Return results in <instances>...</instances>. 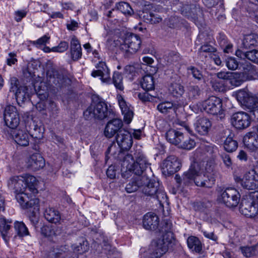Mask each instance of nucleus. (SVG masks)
<instances>
[{
  "instance_id": "f257e3e1",
  "label": "nucleus",
  "mask_w": 258,
  "mask_h": 258,
  "mask_svg": "<svg viewBox=\"0 0 258 258\" xmlns=\"http://www.w3.org/2000/svg\"><path fill=\"white\" fill-rule=\"evenodd\" d=\"M149 165L146 157L143 154H140L135 161L131 154H127L123 157L121 163V176L124 178H128L131 176L132 173L141 175L149 167Z\"/></svg>"
},
{
  "instance_id": "f03ea898",
  "label": "nucleus",
  "mask_w": 258,
  "mask_h": 258,
  "mask_svg": "<svg viewBox=\"0 0 258 258\" xmlns=\"http://www.w3.org/2000/svg\"><path fill=\"white\" fill-rule=\"evenodd\" d=\"M164 233H160L161 237L152 241L150 246L151 258H159L168 250L169 246L175 241L172 231L171 222L166 223Z\"/></svg>"
},
{
  "instance_id": "7ed1b4c3",
  "label": "nucleus",
  "mask_w": 258,
  "mask_h": 258,
  "mask_svg": "<svg viewBox=\"0 0 258 258\" xmlns=\"http://www.w3.org/2000/svg\"><path fill=\"white\" fill-rule=\"evenodd\" d=\"M142 187V192L146 196L156 199L161 207L165 204L168 205V198L163 187L158 181L151 180L148 178V181L144 183Z\"/></svg>"
},
{
  "instance_id": "20e7f679",
  "label": "nucleus",
  "mask_w": 258,
  "mask_h": 258,
  "mask_svg": "<svg viewBox=\"0 0 258 258\" xmlns=\"http://www.w3.org/2000/svg\"><path fill=\"white\" fill-rule=\"evenodd\" d=\"M110 113L107 103L102 99H98L84 111V116L86 120H103L107 117Z\"/></svg>"
},
{
  "instance_id": "39448f33",
  "label": "nucleus",
  "mask_w": 258,
  "mask_h": 258,
  "mask_svg": "<svg viewBox=\"0 0 258 258\" xmlns=\"http://www.w3.org/2000/svg\"><path fill=\"white\" fill-rule=\"evenodd\" d=\"M201 109H203L207 113L214 115H219L220 118L224 116L222 108V100L216 96H212L201 104Z\"/></svg>"
},
{
  "instance_id": "423d86ee",
  "label": "nucleus",
  "mask_w": 258,
  "mask_h": 258,
  "mask_svg": "<svg viewBox=\"0 0 258 258\" xmlns=\"http://www.w3.org/2000/svg\"><path fill=\"white\" fill-rule=\"evenodd\" d=\"M170 222L169 221H164L159 226V218L157 215L153 212H148L146 213L143 219V225L145 229L150 231H155L159 233H164V231L166 229V223Z\"/></svg>"
},
{
  "instance_id": "0eeeda50",
  "label": "nucleus",
  "mask_w": 258,
  "mask_h": 258,
  "mask_svg": "<svg viewBox=\"0 0 258 258\" xmlns=\"http://www.w3.org/2000/svg\"><path fill=\"white\" fill-rule=\"evenodd\" d=\"M240 195L234 188L228 187L221 191L219 200L229 208L236 207L239 203Z\"/></svg>"
},
{
  "instance_id": "6e6552de",
  "label": "nucleus",
  "mask_w": 258,
  "mask_h": 258,
  "mask_svg": "<svg viewBox=\"0 0 258 258\" xmlns=\"http://www.w3.org/2000/svg\"><path fill=\"white\" fill-rule=\"evenodd\" d=\"M116 143L120 149L118 155V158L121 159L123 158V153L122 151H128L133 145V138L129 132L125 130H122L115 137Z\"/></svg>"
},
{
  "instance_id": "1a4fd4ad",
  "label": "nucleus",
  "mask_w": 258,
  "mask_h": 258,
  "mask_svg": "<svg viewBox=\"0 0 258 258\" xmlns=\"http://www.w3.org/2000/svg\"><path fill=\"white\" fill-rule=\"evenodd\" d=\"M141 39L139 36L135 34H127L121 48L132 54L137 52L141 47Z\"/></svg>"
},
{
  "instance_id": "9d476101",
  "label": "nucleus",
  "mask_w": 258,
  "mask_h": 258,
  "mask_svg": "<svg viewBox=\"0 0 258 258\" xmlns=\"http://www.w3.org/2000/svg\"><path fill=\"white\" fill-rule=\"evenodd\" d=\"M239 209L242 214L248 217H253L258 214V205L250 197L242 199Z\"/></svg>"
},
{
  "instance_id": "9b49d317",
  "label": "nucleus",
  "mask_w": 258,
  "mask_h": 258,
  "mask_svg": "<svg viewBox=\"0 0 258 258\" xmlns=\"http://www.w3.org/2000/svg\"><path fill=\"white\" fill-rule=\"evenodd\" d=\"M4 119L6 124L10 130H15L19 124V116L16 107L8 105L6 107L4 113Z\"/></svg>"
},
{
  "instance_id": "f8f14e48",
  "label": "nucleus",
  "mask_w": 258,
  "mask_h": 258,
  "mask_svg": "<svg viewBox=\"0 0 258 258\" xmlns=\"http://www.w3.org/2000/svg\"><path fill=\"white\" fill-rule=\"evenodd\" d=\"M251 120L250 115L243 111L233 114L231 118V124L238 130H243L248 127L250 124Z\"/></svg>"
},
{
  "instance_id": "ddd939ff",
  "label": "nucleus",
  "mask_w": 258,
  "mask_h": 258,
  "mask_svg": "<svg viewBox=\"0 0 258 258\" xmlns=\"http://www.w3.org/2000/svg\"><path fill=\"white\" fill-rule=\"evenodd\" d=\"M241 186L248 190L258 191V174L254 169L247 172L243 176Z\"/></svg>"
},
{
  "instance_id": "4468645a",
  "label": "nucleus",
  "mask_w": 258,
  "mask_h": 258,
  "mask_svg": "<svg viewBox=\"0 0 258 258\" xmlns=\"http://www.w3.org/2000/svg\"><path fill=\"white\" fill-rule=\"evenodd\" d=\"M237 97L241 104L249 111L258 106L257 98L250 92L241 91L238 93Z\"/></svg>"
},
{
  "instance_id": "2eb2a0df",
  "label": "nucleus",
  "mask_w": 258,
  "mask_h": 258,
  "mask_svg": "<svg viewBox=\"0 0 258 258\" xmlns=\"http://www.w3.org/2000/svg\"><path fill=\"white\" fill-rule=\"evenodd\" d=\"M122 126V121L120 119L114 118L110 120L107 122L104 128V136L108 138H112L122 130L121 129Z\"/></svg>"
},
{
  "instance_id": "dca6fc26",
  "label": "nucleus",
  "mask_w": 258,
  "mask_h": 258,
  "mask_svg": "<svg viewBox=\"0 0 258 258\" xmlns=\"http://www.w3.org/2000/svg\"><path fill=\"white\" fill-rule=\"evenodd\" d=\"M96 70H94L91 73L93 77H100L102 83L109 84L111 82L110 72L105 62L100 61L96 66Z\"/></svg>"
},
{
  "instance_id": "f3484780",
  "label": "nucleus",
  "mask_w": 258,
  "mask_h": 258,
  "mask_svg": "<svg viewBox=\"0 0 258 258\" xmlns=\"http://www.w3.org/2000/svg\"><path fill=\"white\" fill-rule=\"evenodd\" d=\"M200 152L197 151L191 157V164L188 171L185 173V177L187 179H192L195 176L200 174L201 169V159L199 158Z\"/></svg>"
},
{
  "instance_id": "a211bd4d",
  "label": "nucleus",
  "mask_w": 258,
  "mask_h": 258,
  "mask_svg": "<svg viewBox=\"0 0 258 258\" xmlns=\"http://www.w3.org/2000/svg\"><path fill=\"white\" fill-rule=\"evenodd\" d=\"M15 142L21 146L26 147L29 145L30 137L29 134L25 130H13L8 131Z\"/></svg>"
},
{
  "instance_id": "6ab92c4d",
  "label": "nucleus",
  "mask_w": 258,
  "mask_h": 258,
  "mask_svg": "<svg viewBox=\"0 0 258 258\" xmlns=\"http://www.w3.org/2000/svg\"><path fill=\"white\" fill-rule=\"evenodd\" d=\"M25 179L23 175L14 176L11 177L8 181V186L16 194L25 191Z\"/></svg>"
},
{
  "instance_id": "aec40b11",
  "label": "nucleus",
  "mask_w": 258,
  "mask_h": 258,
  "mask_svg": "<svg viewBox=\"0 0 258 258\" xmlns=\"http://www.w3.org/2000/svg\"><path fill=\"white\" fill-rule=\"evenodd\" d=\"M243 76L245 80L252 81L258 80V69L257 67L248 62H245L241 65Z\"/></svg>"
},
{
  "instance_id": "412c9836",
  "label": "nucleus",
  "mask_w": 258,
  "mask_h": 258,
  "mask_svg": "<svg viewBox=\"0 0 258 258\" xmlns=\"http://www.w3.org/2000/svg\"><path fill=\"white\" fill-rule=\"evenodd\" d=\"M181 13L183 16L193 20H198L203 15L202 10L194 5L183 6L181 8Z\"/></svg>"
},
{
  "instance_id": "4be33fe9",
  "label": "nucleus",
  "mask_w": 258,
  "mask_h": 258,
  "mask_svg": "<svg viewBox=\"0 0 258 258\" xmlns=\"http://www.w3.org/2000/svg\"><path fill=\"white\" fill-rule=\"evenodd\" d=\"M12 220L4 217L0 218V233L6 243H8L10 237L13 235L11 228Z\"/></svg>"
},
{
  "instance_id": "5701e85b",
  "label": "nucleus",
  "mask_w": 258,
  "mask_h": 258,
  "mask_svg": "<svg viewBox=\"0 0 258 258\" xmlns=\"http://www.w3.org/2000/svg\"><path fill=\"white\" fill-rule=\"evenodd\" d=\"M148 181L147 177L143 175H138L133 177L128 183L125 186V190L127 193L134 192L138 190L140 187L143 185V182L145 183Z\"/></svg>"
},
{
  "instance_id": "b1692460",
  "label": "nucleus",
  "mask_w": 258,
  "mask_h": 258,
  "mask_svg": "<svg viewBox=\"0 0 258 258\" xmlns=\"http://www.w3.org/2000/svg\"><path fill=\"white\" fill-rule=\"evenodd\" d=\"M212 126L211 121L206 118L201 117L199 118L194 123L195 131L201 135H207Z\"/></svg>"
},
{
  "instance_id": "393cba45",
  "label": "nucleus",
  "mask_w": 258,
  "mask_h": 258,
  "mask_svg": "<svg viewBox=\"0 0 258 258\" xmlns=\"http://www.w3.org/2000/svg\"><path fill=\"white\" fill-rule=\"evenodd\" d=\"M117 98L122 113L124 115V120L126 123H130L133 117V111L121 95H117Z\"/></svg>"
},
{
  "instance_id": "a878e982",
  "label": "nucleus",
  "mask_w": 258,
  "mask_h": 258,
  "mask_svg": "<svg viewBox=\"0 0 258 258\" xmlns=\"http://www.w3.org/2000/svg\"><path fill=\"white\" fill-rule=\"evenodd\" d=\"M45 165V161L43 157L38 153L32 155L28 159L27 167L33 170H38L42 168Z\"/></svg>"
},
{
  "instance_id": "bb28decb",
  "label": "nucleus",
  "mask_w": 258,
  "mask_h": 258,
  "mask_svg": "<svg viewBox=\"0 0 258 258\" xmlns=\"http://www.w3.org/2000/svg\"><path fill=\"white\" fill-rule=\"evenodd\" d=\"M47 79L50 84L58 87L62 86L64 82V78L61 73L53 69L47 71Z\"/></svg>"
},
{
  "instance_id": "cd10ccee",
  "label": "nucleus",
  "mask_w": 258,
  "mask_h": 258,
  "mask_svg": "<svg viewBox=\"0 0 258 258\" xmlns=\"http://www.w3.org/2000/svg\"><path fill=\"white\" fill-rule=\"evenodd\" d=\"M71 55L72 59L76 61L80 59L82 55L81 44L76 36H73L71 40Z\"/></svg>"
},
{
  "instance_id": "c85d7f7f",
  "label": "nucleus",
  "mask_w": 258,
  "mask_h": 258,
  "mask_svg": "<svg viewBox=\"0 0 258 258\" xmlns=\"http://www.w3.org/2000/svg\"><path fill=\"white\" fill-rule=\"evenodd\" d=\"M44 216L49 222L55 224H61L62 220L60 212L52 207H48L45 209Z\"/></svg>"
},
{
  "instance_id": "c756f323",
  "label": "nucleus",
  "mask_w": 258,
  "mask_h": 258,
  "mask_svg": "<svg viewBox=\"0 0 258 258\" xmlns=\"http://www.w3.org/2000/svg\"><path fill=\"white\" fill-rule=\"evenodd\" d=\"M24 184L26 187H27L28 190L33 195L38 193V185L39 183L38 180L36 178L29 174H25L23 175Z\"/></svg>"
},
{
  "instance_id": "7c9ffc66",
  "label": "nucleus",
  "mask_w": 258,
  "mask_h": 258,
  "mask_svg": "<svg viewBox=\"0 0 258 258\" xmlns=\"http://www.w3.org/2000/svg\"><path fill=\"white\" fill-rule=\"evenodd\" d=\"M188 247L194 252L201 254L203 251V245L199 238L191 236L187 239Z\"/></svg>"
},
{
  "instance_id": "2f4dec72",
  "label": "nucleus",
  "mask_w": 258,
  "mask_h": 258,
  "mask_svg": "<svg viewBox=\"0 0 258 258\" xmlns=\"http://www.w3.org/2000/svg\"><path fill=\"white\" fill-rule=\"evenodd\" d=\"M244 146L251 151H255L258 149V136L252 133L246 134L243 138Z\"/></svg>"
},
{
  "instance_id": "473e14b6",
  "label": "nucleus",
  "mask_w": 258,
  "mask_h": 258,
  "mask_svg": "<svg viewBox=\"0 0 258 258\" xmlns=\"http://www.w3.org/2000/svg\"><path fill=\"white\" fill-rule=\"evenodd\" d=\"M192 179L198 186L210 188L214 184V180L209 179L208 176L202 173L195 176Z\"/></svg>"
},
{
  "instance_id": "72a5a7b5",
  "label": "nucleus",
  "mask_w": 258,
  "mask_h": 258,
  "mask_svg": "<svg viewBox=\"0 0 258 258\" xmlns=\"http://www.w3.org/2000/svg\"><path fill=\"white\" fill-rule=\"evenodd\" d=\"M44 128L41 125H38L33 122L30 125L29 134L34 139L39 141L43 137Z\"/></svg>"
},
{
  "instance_id": "f704fd0d",
  "label": "nucleus",
  "mask_w": 258,
  "mask_h": 258,
  "mask_svg": "<svg viewBox=\"0 0 258 258\" xmlns=\"http://www.w3.org/2000/svg\"><path fill=\"white\" fill-rule=\"evenodd\" d=\"M173 162L168 158L167 160H164L162 165V173L165 175H170L176 172L177 166H174Z\"/></svg>"
},
{
  "instance_id": "c9c22d12",
  "label": "nucleus",
  "mask_w": 258,
  "mask_h": 258,
  "mask_svg": "<svg viewBox=\"0 0 258 258\" xmlns=\"http://www.w3.org/2000/svg\"><path fill=\"white\" fill-rule=\"evenodd\" d=\"M183 133L178 131V148L186 150H190L195 146V142L194 140L189 138H186V139L181 140L179 137H181Z\"/></svg>"
},
{
  "instance_id": "e433bc0d",
  "label": "nucleus",
  "mask_w": 258,
  "mask_h": 258,
  "mask_svg": "<svg viewBox=\"0 0 258 258\" xmlns=\"http://www.w3.org/2000/svg\"><path fill=\"white\" fill-rule=\"evenodd\" d=\"M142 88L145 91L152 90L154 88V78L151 75H147L143 78L141 82Z\"/></svg>"
},
{
  "instance_id": "4c0bfd02",
  "label": "nucleus",
  "mask_w": 258,
  "mask_h": 258,
  "mask_svg": "<svg viewBox=\"0 0 258 258\" xmlns=\"http://www.w3.org/2000/svg\"><path fill=\"white\" fill-rule=\"evenodd\" d=\"M258 44V37L254 34L246 36L243 39L242 45L245 48L256 46Z\"/></svg>"
},
{
  "instance_id": "58836bf2",
  "label": "nucleus",
  "mask_w": 258,
  "mask_h": 258,
  "mask_svg": "<svg viewBox=\"0 0 258 258\" xmlns=\"http://www.w3.org/2000/svg\"><path fill=\"white\" fill-rule=\"evenodd\" d=\"M30 197L26 190L16 195V199L23 209H28L27 204L29 202Z\"/></svg>"
},
{
  "instance_id": "ea45409f",
  "label": "nucleus",
  "mask_w": 258,
  "mask_h": 258,
  "mask_svg": "<svg viewBox=\"0 0 258 258\" xmlns=\"http://www.w3.org/2000/svg\"><path fill=\"white\" fill-rule=\"evenodd\" d=\"M14 228L19 236H24L29 234L28 228L22 222L16 221L14 223Z\"/></svg>"
},
{
  "instance_id": "a19ab883",
  "label": "nucleus",
  "mask_w": 258,
  "mask_h": 258,
  "mask_svg": "<svg viewBox=\"0 0 258 258\" xmlns=\"http://www.w3.org/2000/svg\"><path fill=\"white\" fill-rule=\"evenodd\" d=\"M224 147L227 152H233L237 149L238 143L236 141L234 140L231 137H228L225 140Z\"/></svg>"
},
{
  "instance_id": "79ce46f5",
  "label": "nucleus",
  "mask_w": 258,
  "mask_h": 258,
  "mask_svg": "<svg viewBox=\"0 0 258 258\" xmlns=\"http://www.w3.org/2000/svg\"><path fill=\"white\" fill-rule=\"evenodd\" d=\"M242 254L246 257H250L258 254V244L251 246L241 247Z\"/></svg>"
},
{
  "instance_id": "37998d69",
  "label": "nucleus",
  "mask_w": 258,
  "mask_h": 258,
  "mask_svg": "<svg viewBox=\"0 0 258 258\" xmlns=\"http://www.w3.org/2000/svg\"><path fill=\"white\" fill-rule=\"evenodd\" d=\"M117 9L125 15L131 16L134 13V11L130 5L125 2H121L117 5Z\"/></svg>"
},
{
  "instance_id": "c03bdc74",
  "label": "nucleus",
  "mask_w": 258,
  "mask_h": 258,
  "mask_svg": "<svg viewBox=\"0 0 258 258\" xmlns=\"http://www.w3.org/2000/svg\"><path fill=\"white\" fill-rule=\"evenodd\" d=\"M173 107V105L172 103L169 102H166L160 103L157 106V109L160 112L163 113L170 112V110H173L175 113V108Z\"/></svg>"
},
{
  "instance_id": "a18cd8bd",
  "label": "nucleus",
  "mask_w": 258,
  "mask_h": 258,
  "mask_svg": "<svg viewBox=\"0 0 258 258\" xmlns=\"http://www.w3.org/2000/svg\"><path fill=\"white\" fill-rule=\"evenodd\" d=\"M27 88L26 86H20L19 89L14 92L18 101H24L26 98Z\"/></svg>"
},
{
  "instance_id": "49530a36",
  "label": "nucleus",
  "mask_w": 258,
  "mask_h": 258,
  "mask_svg": "<svg viewBox=\"0 0 258 258\" xmlns=\"http://www.w3.org/2000/svg\"><path fill=\"white\" fill-rule=\"evenodd\" d=\"M144 18L151 24H155L160 23L162 18L158 14H154L153 13H147L143 16Z\"/></svg>"
},
{
  "instance_id": "de8ad7c7",
  "label": "nucleus",
  "mask_w": 258,
  "mask_h": 258,
  "mask_svg": "<svg viewBox=\"0 0 258 258\" xmlns=\"http://www.w3.org/2000/svg\"><path fill=\"white\" fill-rule=\"evenodd\" d=\"M211 206L209 202H196L193 203V208L195 211L204 212Z\"/></svg>"
},
{
  "instance_id": "09e8293b",
  "label": "nucleus",
  "mask_w": 258,
  "mask_h": 258,
  "mask_svg": "<svg viewBox=\"0 0 258 258\" xmlns=\"http://www.w3.org/2000/svg\"><path fill=\"white\" fill-rule=\"evenodd\" d=\"M113 83L117 89L120 91L123 90L122 84V76L118 73H114L113 76Z\"/></svg>"
},
{
  "instance_id": "8fccbe9b",
  "label": "nucleus",
  "mask_w": 258,
  "mask_h": 258,
  "mask_svg": "<svg viewBox=\"0 0 258 258\" xmlns=\"http://www.w3.org/2000/svg\"><path fill=\"white\" fill-rule=\"evenodd\" d=\"M177 132L175 130H169L166 133V139L171 144L176 145Z\"/></svg>"
},
{
  "instance_id": "3c124183",
  "label": "nucleus",
  "mask_w": 258,
  "mask_h": 258,
  "mask_svg": "<svg viewBox=\"0 0 258 258\" xmlns=\"http://www.w3.org/2000/svg\"><path fill=\"white\" fill-rule=\"evenodd\" d=\"M178 95H180V97H178V106H184L187 104V95L184 93V88L182 86H178Z\"/></svg>"
},
{
  "instance_id": "603ef678",
  "label": "nucleus",
  "mask_w": 258,
  "mask_h": 258,
  "mask_svg": "<svg viewBox=\"0 0 258 258\" xmlns=\"http://www.w3.org/2000/svg\"><path fill=\"white\" fill-rule=\"evenodd\" d=\"M74 252L78 254H82L88 249L87 242L83 241V243H80L79 245L74 244L72 245Z\"/></svg>"
},
{
  "instance_id": "864d4df0",
  "label": "nucleus",
  "mask_w": 258,
  "mask_h": 258,
  "mask_svg": "<svg viewBox=\"0 0 258 258\" xmlns=\"http://www.w3.org/2000/svg\"><path fill=\"white\" fill-rule=\"evenodd\" d=\"M245 58H247L251 61L258 63V50L253 49L245 52Z\"/></svg>"
},
{
  "instance_id": "5fc2aeb1",
  "label": "nucleus",
  "mask_w": 258,
  "mask_h": 258,
  "mask_svg": "<svg viewBox=\"0 0 258 258\" xmlns=\"http://www.w3.org/2000/svg\"><path fill=\"white\" fill-rule=\"evenodd\" d=\"M226 64L229 70H236L238 69L239 63L235 57H230L226 60Z\"/></svg>"
},
{
  "instance_id": "6e6d98bb",
  "label": "nucleus",
  "mask_w": 258,
  "mask_h": 258,
  "mask_svg": "<svg viewBox=\"0 0 258 258\" xmlns=\"http://www.w3.org/2000/svg\"><path fill=\"white\" fill-rule=\"evenodd\" d=\"M201 90L198 86H190L188 88V96L191 98H197L201 94Z\"/></svg>"
},
{
  "instance_id": "4d7b16f0",
  "label": "nucleus",
  "mask_w": 258,
  "mask_h": 258,
  "mask_svg": "<svg viewBox=\"0 0 258 258\" xmlns=\"http://www.w3.org/2000/svg\"><path fill=\"white\" fill-rule=\"evenodd\" d=\"M68 251V247L66 245L61 246L59 248L56 249L55 251L50 253L49 255L52 258H58L62 254L67 252Z\"/></svg>"
},
{
  "instance_id": "13d9d810",
  "label": "nucleus",
  "mask_w": 258,
  "mask_h": 258,
  "mask_svg": "<svg viewBox=\"0 0 258 258\" xmlns=\"http://www.w3.org/2000/svg\"><path fill=\"white\" fill-rule=\"evenodd\" d=\"M187 70L188 71V73L191 74L195 79L199 81L203 79V76L201 71L196 67L191 66L187 68Z\"/></svg>"
},
{
  "instance_id": "bf43d9fd",
  "label": "nucleus",
  "mask_w": 258,
  "mask_h": 258,
  "mask_svg": "<svg viewBox=\"0 0 258 258\" xmlns=\"http://www.w3.org/2000/svg\"><path fill=\"white\" fill-rule=\"evenodd\" d=\"M69 47L68 43L66 41H61L56 47L52 48V51L63 52L67 50Z\"/></svg>"
},
{
  "instance_id": "052dcab7",
  "label": "nucleus",
  "mask_w": 258,
  "mask_h": 258,
  "mask_svg": "<svg viewBox=\"0 0 258 258\" xmlns=\"http://www.w3.org/2000/svg\"><path fill=\"white\" fill-rule=\"evenodd\" d=\"M178 125L180 126V127H178V130H184L186 133L192 134V130L189 127L187 120L181 121L178 119Z\"/></svg>"
},
{
  "instance_id": "680f3d73",
  "label": "nucleus",
  "mask_w": 258,
  "mask_h": 258,
  "mask_svg": "<svg viewBox=\"0 0 258 258\" xmlns=\"http://www.w3.org/2000/svg\"><path fill=\"white\" fill-rule=\"evenodd\" d=\"M213 88L218 92H222L224 90V86L222 82H219L217 80L212 81L211 82Z\"/></svg>"
},
{
  "instance_id": "e2e57ef3",
  "label": "nucleus",
  "mask_w": 258,
  "mask_h": 258,
  "mask_svg": "<svg viewBox=\"0 0 258 258\" xmlns=\"http://www.w3.org/2000/svg\"><path fill=\"white\" fill-rule=\"evenodd\" d=\"M138 97L142 101L146 102L150 101L152 99V97L155 96L153 95L149 94L148 93V91H146L145 92L139 93Z\"/></svg>"
},
{
  "instance_id": "0e129e2a",
  "label": "nucleus",
  "mask_w": 258,
  "mask_h": 258,
  "mask_svg": "<svg viewBox=\"0 0 258 258\" xmlns=\"http://www.w3.org/2000/svg\"><path fill=\"white\" fill-rule=\"evenodd\" d=\"M106 175L110 179L115 178L116 175V167L115 166H110L106 171Z\"/></svg>"
},
{
  "instance_id": "69168bd1",
  "label": "nucleus",
  "mask_w": 258,
  "mask_h": 258,
  "mask_svg": "<svg viewBox=\"0 0 258 258\" xmlns=\"http://www.w3.org/2000/svg\"><path fill=\"white\" fill-rule=\"evenodd\" d=\"M216 51L215 48L208 44L202 45L199 49V51L201 52L212 53Z\"/></svg>"
},
{
  "instance_id": "338daca9",
  "label": "nucleus",
  "mask_w": 258,
  "mask_h": 258,
  "mask_svg": "<svg viewBox=\"0 0 258 258\" xmlns=\"http://www.w3.org/2000/svg\"><path fill=\"white\" fill-rule=\"evenodd\" d=\"M11 82V88L10 91L12 92H14L16 90H18L19 89L20 86H19V80L16 77H12L10 80Z\"/></svg>"
},
{
  "instance_id": "774afa93",
  "label": "nucleus",
  "mask_w": 258,
  "mask_h": 258,
  "mask_svg": "<svg viewBox=\"0 0 258 258\" xmlns=\"http://www.w3.org/2000/svg\"><path fill=\"white\" fill-rule=\"evenodd\" d=\"M39 201L37 198L31 199L30 197L29 202L27 204L28 205V209L30 208H34V210H38L39 207Z\"/></svg>"
}]
</instances>
